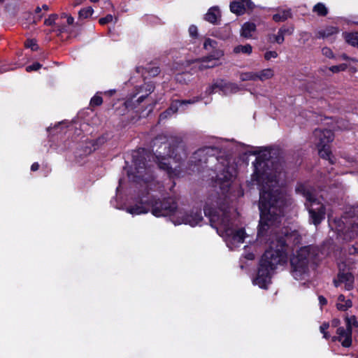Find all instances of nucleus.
Returning <instances> with one entry per match:
<instances>
[{
	"label": "nucleus",
	"instance_id": "f257e3e1",
	"mask_svg": "<svg viewBox=\"0 0 358 358\" xmlns=\"http://www.w3.org/2000/svg\"><path fill=\"white\" fill-rule=\"evenodd\" d=\"M162 137H157L154 145L159 148L155 155L147 153L144 150L138 151L133 155L135 171L129 173L132 179L136 182L143 181L149 182L153 179L151 165L147 164L146 161L152 158L158 167L165 171L169 177L178 176L182 171V161L186 157L185 145L180 138L171 137L167 141H162Z\"/></svg>",
	"mask_w": 358,
	"mask_h": 358
},
{
	"label": "nucleus",
	"instance_id": "f03ea898",
	"mask_svg": "<svg viewBox=\"0 0 358 358\" xmlns=\"http://www.w3.org/2000/svg\"><path fill=\"white\" fill-rule=\"evenodd\" d=\"M265 166L268 164L257 160L255 164V170L252 176V181L262 186L259 203L260 210L257 234L259 238L264 236L270 228L280 222L283 208L286 205L285 195L278 189H271L274 186L273 183H276V176L270 175L266 171H260L259 169Z\"/></svg>",
	"mask_w": 358,
	"mask_h": 358
},
{
	"label": "nucleus",
	"instance_id": "7ed1b4c3",
	"mask_svg": "<svg viewBox=\"0 0 358 358\" xmlns=\"http://www.w3.org/2000/svg\"><path fill=\"white\" fill-rule=\"evenodd\" d=\"M285 228L280 233L271 231L269 249L262 257L257 275L254 282L262 288H266L271 282V275L276 266L287 262L286 243L297 235L296 231H289Z\"/></svg>",
	"mask_w": 358,
	"mask_h": 358
},
{
	"label": "nucleus",
	"instance_id": "20e7f679",
	"mask_svg": "<svg viewBox=\"0 0 358 358\" xmlns=\"http://www.w3.org/2000/svg\"><path fill=\"white\" fill-rule=\"evenodd\" d=\"M296 191L306 199L305 206L308 211L310 222L315 226L319 225L325 218L326 209L317 198L315 189L310 186L300 184Z\"/></svg>",
	"mask_w": 358,
	"mask_h": 358
},
{
	"label": "nucleus",
	"instance_id": "39448f33",
	"mask_svg": "<svg viewBox=\"0 0 358 358\" xmlns=\"http://www.w3.org/2000/svg\"><path fill=\"white\" fill-rule=\"evenodd\" d=\"M204 213L206 215L210 217V221L215 224L217 223L223 229L227 235H231L235 242L243 243L245 238V231L243 229L233 231L231 229V223L229 215L225 211H221V214L217 212L211 213L208 209L205 208Z\"/></svg>",
	"mask_w": 358,
	"mask_h": 358
},
{
	"label": "nucleus",
	"instance_id": "423d86ee",
	"mask_svg": "<svg viewBox=\"0 0 358 358\" xmlns=\"http://www.w3.org/2000/svg\"><path fill=\"white\" fill-rule=\"evenodd\" d=\"M334 134L329 129H315L313 134V143L318 150L319 155L334 164L329 143L334 140Z\"/></svg>",
	"mask_w": 358,
	"mask_h": 358
},
{
	"label": "nucleus",
	"instance_id": "0eeeda50",
	"mask_svg": "<svg viewBox=\"0 0 358 358\" xmlns=\"http://www.w3.org/2000/svg\"><path fill=\"white\" fill-rule=\"evenodd\" d=\"M310 259L311 255L308 247L301 248L296 255L291 259L292 273L295 279H301L307 273Z\"/></svg>",
	"mask_w": 358,
	"mask_h": 358
},
{
	"label": "nucleus",
	"instance_id": "6e6552de",
	"mask_svg": "<svg viewBox=\"0 0 358 358\" xmlns=\"http://www.w3.org/2000/svg\"><path fill=\"white\" fill-rule=\"evenodd\" d=\"M216 170L218 171V173L216 175L215 182L220 185L221 189H228L231 180L235 176L234 166H230L227 159H222L216 166Z\"/></svg>",
	"mask_w": 358,
	"mask_h": 358
},
{
	"label": "nucleus",
	"instance_id": "1a4fd4ad",
	"mask_svg": "<svg viewBox=\"0 0 358 358\" xmlns=\"http://www.w3.org/2000/svg\"><path fill=\"white\" fill-rule=\"evenodd\" d=\"M177 209V203L173 198L152 202V213L157 217L168 216Z\"/></svg>",
	"mask_w": 358,
	"mask_h": 358
},
{
	"label": "nucleus",
	"instance_id": "9d476101",
	"mask_svg": "<svg viewBox=\"0 0 358 358\" xmlns=\"http://www.w3.org/2000/svg\"><path fill=\"white\" fill-rule=\"evenodd\" d=\"M215 149L212 147H207L196 150L192 157L191 162L194 164V166L203 167V164L208 162L211 164L218 161L215 156Z\"/></svg>",
	"mask_w": 358,
	"mask_h": 358
},
{
	"label": "nucleus",
	"instance_id": "9b49d317",
	"mask_svg": "<svg viewBox=\"0 0 358 358\" xmlns=\"http://www.w3.org/2000/svg\"><path fill=\"white\" fill-rule=\"evenodd\" d=\"M333 282L335 287L344 284L345 289L351 290L354 287V275L349 271L342 270L341 266H339V271L337 277L334 279Z\"/></svg>",
	"mask_w": 358,
	"mask_h": 358
},
{
	"label": "nucleus",
	"instance_id": "f8f14e48",
	"mask_svg": "<svg viewBox=\"0 0 358 358\" xmlns=\"http://www.w3.org/2000/svg\"><path fill=\"white\" fill-rule=\"evenodd\" d=\"M336 336L331 337L333 342L338 341L341 345L348 348L352 344V332L350 330L345 329L343 327H340L336 330Z\"/></svg>",
	"mask_w": 358,
	"mask_h": 358
},
{
	"label": "nucleus",
	"instance_id": "ddd939ff",
	"mask_svg": "<svg viewBox=\"0 0 358 358\" xmlns=\"http://www.w3.org/2000/svg\"><path fill=\"white\" fill-rule=\"evenodd\" d=\"M219 88L220 90H222L223 92H226L227 91H230L231 92H236L239 90V87L237 85L231 83H225L224 80H221L219 82H217L210 86L207 90L206 92L208 94H213L214 92L215 89Z\"/></svg>",
	"mask_w": 358,
	"mask_h": 358
},
{
	"label": "nucleus",
	"instance_id": "4468645a",
	"mask_svg": "<svg viewBox=\"0 0 358 358\" xmlns=\"http://www.w3.org/2000/svg\"><path fill=\"white\" fill-rule=\"evenodd\" d=\"M195 101L190 99L183 101L174 100L171 103L169 108L160 115L159 119L166 118L169 115L176 113L178 110V106L182 104L193 103Z\"/></svg>",
	"mask_w": 358,
	"mask_h": 358
},
{
	"label": "nucleus",
	"instance_id": "2eb2a0df",
	"mask_svg": "<svg viewBox=\"0 0 358 358\" xmlns=\"http://www.w3.org/2000/svg\"><path fill=\"white\" fill-rule=\"evenodd\" d=\"M203 217L201 215V210H196V212H192L189 214H187L182 217V222L185 224H189L194 227L199 224L202 220Z\"/></svg>",
	"mask_w": 358,
	"mask_h": 358
},
{
	"label": "nucleus",
	"instance_id": "dca6fc26",
	"mask_svg": "<svg viewBox=\"0 0 358 358\" xmlns=\"http://www.w3.org/2000/svg\"><path fill=\"white\" fill-rule=\"evenodd\" d=\"M221 13L217 7L210 8L205 15V20L212 24H217L220 20Z\"/></svg>",
	"mask_w": 358,
	"mask_h": 358
},
{
	"label": "nucleus",
	"instance_id": "f3484780",
	"mask_svg": "<svg viewBox=\"0 0 358 358\" xmlns=\"http://www.w3.org/2000/svg\"><path fill=\"white\" fill-rule=\"evenodd\" d=\"M256 30V25L253 22H245L243 24L241 36L245 38H250L252 36V34Z\"/></svg>",
	"mask_w": 358,
	"mask_h": 358
},
{
	"label": "nucleus",
	"instance_id": "a211bd4d",
	"mask_svg": "<svg viewBox=\"0 0 358 358\" xmlns=\"http://www.w3.org/2000/svg\"><path fill=\"white\" fill-rule=\"evenodd\" d=\"M338 29L334 27H328L324 29L320 30L316 33L315 37L317 38H327L338 33Z\"/></svg>",
	"mask_w": 358,
	"mask_h": 358
},
{
	"label": "nucleus",
	"instance_id": "6ab92c4d",
	"mask_svg": "<svg viewBox=\"0 0 358 358\" xmlns=\"http://www.w3.org/2000/svg\"><path fill=\"white\" fill-rule=\"evenodd\" d=\"M127 212L132 215H140L147 213L148 209L143 203H138L127 208Z\"/></svg>",
	"mask_w": 358,
	"mask_h": 358
},
{
	"label": "nucleus",
	"instance_id": "aec40b11",
	"mask_svg": "<svg viewBox=\"0 0 358 358\" xmlns=\"http://www.w3.org/2000/svg\"><path fill=\"white\" fill-rule=\"evenodd\" d=\"M352 303L351 300H345L344 295L340 294L338 297V302L336 307L339 310L345 311L348 308H351Z\"/></svg>",
	"mask_w": 358,
	"mask_h": 358
},
{
	"label": "nucleus",
	"instance_id": "412c9836",
	"mask_svg": "<svg viewBox=\"0 0 358 358\" xmlns=\"http://www.w3.org/2000/svg\"><path fill=\"white\" fill-rule=\"evenodd\" d=\"M256 74L257 80L264 81L273 78L274 72L271 69H265L259 72H256Z\"/></svg>",
	"mask_w": 358,
	"mask_h": 358
},
{
	"label": "nucleus",
	"instance_id": "4be33fe9",
	"mask_svg": "<svg viewBox=\"0 0 358 358\" xmlns=\"http://www.w3.org/2000/svg\"><path fill=\"white\" fill-rule=\"evenodd\" d=\"M343 36L349 45L358 48V32L344 33Z\"/></svg>",
	"mask_w": 358,
	"mask_h": 358
},
{
	"label": "nucleus",
	"instance_id": "5701e85b",
	"mask_svg": "<svg viewBox=\"0 0 358 358\" xmlns=\"http://www.w3.org/2000/svg\"><path fill=\"white\" fill-rule=\"evenodd\" d=\"M292 17L291 10H283L275 15H273V20L275 22H284L287 20L288 18Z\"/></svg>",
	"mask_w": 358,
	"mask_h": 358
},
{
	"label": "nucleus",
	"instance_id": "b1692460",
	"mask_svg": "<svg viewBox=\"0 0 358 358\" xmlns=\"http://www.w3.org/2000/svg\"><path fill=\"white\" fill-rule=\"evenodd\" d=\"M210 54L208 56L203 57V62H211L212 60H217L224 55L223 51L220 49H217V48L210 50Z\"/></svg>",
	"mask_w": 358,
	"mask_h": 358
},
{
	"label": "nucleus",
	"instance_id": "393cba45",
	"mask_svg": "<svg viewBox=\"0 0 358 358\" xmlns=\"http://www.w3.org/2000/svg\"><path fill=\"white\" fill-rule=\"evenodd\" d=\"M230 10L234 13H236L237 15H242L245 13L246 9L243 6V3L238 1L231 3Z\"/></svg>",
	"mask_w": 358,
	"mask_h": 358
},
{
	"label": "nucleus",
	"instance_id": "a878e982",
	"mask_svg": "<svg viewBox=\"0 0 358 358\" xmlns=\"http://www.w3.org/2000/svg\"><path fill=\"white\" fill-rule=\"evenodd\" d=\"M346 329L350 330V332H352L353 328L358 327V321L355 315H351L350 317L347 316L345 318Z\"/></svg>",
	"mask_w": 358,
	"mask_h": 358
},
{
	"label": "nucleus",
	"instance_id": "bb28decb",
	"mask_svg": "<svg viewBox=\"0 0 358 358\" xmlns=\"http://www.w3.org/2000/svg\"><path fill=\"white\" fill-rule=\"evenodd\" d=\"M252 52V47L250 44L244 45H239L234 48V52L235 54L243 53L250 55Z\"/></svg>",
	"mask_w": 358,
	"mask_h": 358
},
{
	"label": "nucleus",
	"instance_id": "cd10ccee",
	"mask_svg": "<svg viewBox=\"0 0 358 358\" xmlns=\"http://www.w3.org/2000/svg\"><path fill=\"white\" fill-rule=\"evenodd\" d=\"M140 69H144L145 71V72H147L149 74V76H150L152 77H155V76H158L161 72V70L159 66H151L150 65H149L148 66H147L145 68L138 67L137 68L138 72H140Z\"/></svg>",
	"mask_w": 358,
	"mask_h": 358
},
{
	"label": "nucleus",
	"instance_id": "c85d7f7f",
	"mask_svg": "<svg viewBox=\"0 0 358 358\" xmlns=\"http://www.w3.org/2000/svg\"><path fill=\"white\" fill-rule=\"evenodd\" d=\"M313 12L316 13L320 16H326L328 13V10L324 4L322 3H317L313 9Z\"/></svg>",
	"mask_w": 358,
	"mask_h": 358
},
{
	"label": "nucleus",
	"instance_id": "c756f323",
	"mask_svg": "<svg viewBox=\"0 0 358 358\" xmlns=\"http://www.w3.org/2000/svg\"><path fill=\"white\" fill-rule=\"evenodd\" d=\"M240 79L242 81H256L257 80V74L256 72L249 71V72H243L240 74Z\"/></svg>",
	"mask_w": 358,
	"mask_h": 358
},
{
	"label": "nucleus",
	"instance_id": "7c9ffc66",
	"mask_svg": "<svg viewBox=\"0 0 358 358\" xmlns=\"http://www.w3.org/2000/svg\"><path fill=\"white\" fill-rule=\"evenodd\" d=\"M93 12L94 10L92 7H86L79 11L78 17L79 19H87L92 15Z\"/></svg>",
	"mask_w": 358,
	"mask_h": 358
},
{
	"label": "nucleus",
	"instance_id": "2f4dec72",
	"mask_svg": "<svg viewBox=\"0 0 358 358\" xmlns=\"http://www.w3.org/2000/svg\"><path fill=\"white\" fill-rule=\"evenodd\" d=\"M217 43L211 38H206L203 43V48L207 51H210L217 48Z\"/></svg>",
	"mask_w": 358,
	"mask_h": 358
},
{
	"label": "nucleus",
	"instance_id": "473e14b6",
	"mask_svg": "<svg viewBox=\"0 0 358 358\" xmlns=\"http://www.w3.org/2000/svg\"><path fill=\"white\" fill-rule=\"evenodd\" d=\"M348 65L346 64H341L339 65L332 66L329 67V70L334 73L344 71L347 69Z\"/></svg>",
	"mask_w": 358,
	"mask_h": 358
},
{
	"label": "nucleus",
	"instance_id": "72a5a7b5",
	"mask_svg": "<svg viewBox=\"0 0 358 358\" xmlns=\"http://www.w3.org/2000/svg\"><path fill=\"white\" fill-rule=\"evenodd\" d=\"M270 40L273 42H275L278 44H282L285 41V37L281 32L278 30L277 35H273L270 36Z\"/></svg>",
	"mask_w": 358,
	"mask_h": 358
},
{
	"label": "nucleus",
	"instance_id": "f704fd0d",
	"mask_svg": "<svg viewBox=\"0 0 358 358\" xmlns=\"http://www.w3.org/2000/svg\"><path fill=\"white\" fill-rule=\"evenodd\" d=\"M198 62H201L200 64L198 66V69L200 71H203L207 69L213 68L215 66V64H208L206 63H209L210 62H203V58L198 59Z\"/></svg>",
	"mask_w": 358,
	"mask_h": 358
},
{
	"label": "nucleus",
	"instance_id": "c9c22d12",
	"mask_svg": "<svg viewBox=\"0 0 358 358\" xmlns=\"http://www.w3.org/2000/svg\"><path fill=\"white\" fill-rule=\"evenodd\" d=\"M329 327V324L328 322H324L320 327V332L323 334V337L326 339L330 338V335L327 331Z\"/></svg>",
	"mask_w": 358,
	"mask_h": 358
},
{
	"label": "nucleus",
	"instance_id": "e433bc0d",
	"mask_svg": "<svg viewBox=\"0 0 358 358\" xmlns=\"http://www.w3.org/2000/svg\"><path fill=\"white\" fill-rule=\"evenodd\" d=\"M103 103V99L101 96L95 95L90 100V106H101Z\"/></svg>",
	"mask_w": 358,
	"mask_h": 358
},
{
	"label": "nucleus",
	"instance_id": "4c0bfd02",
	"mask_svg": "<svg viewBox=\"0 0 358 358\" xmlns=\"http://www.w3.org/2000/svg\"><path fill=\"white\" fill-rule=\"evenodd\" d=\"M294 26H289L288 27H281L279 31L280 32L282 33V34L283 35V36L285 37V35H291L293 34L294 32Z\"/></svg>",
	"mask_w": 358,
	"mask_h": 358
},
{
	"label": "nucleus",
	"instance_id": "58836bf2",
	"mask_svg": "<svg viewBox=\"0 0 358 358\" xmlns=\"http://www.w3.org/2000/svg\"><path fill=\"white\" fill-rule=\"evenodd\" d=\"M57 18V14H52L48 17V18L45 20L44 24L47 26H51L55 24Z\"/></svg>",
	"mask_w": 358,
	"mask_h": 358
},
{
	"label": "nucleus",
	"instance_id": "ea45409f",
	"mask_svg": "<svg viewBox=\"0 0 358 358\" xmlns=\"http://www.w3.org/2000/svg\"><path fill=\"white\" fill-rule=\"evenodd\" d=\"M113 19V17L112 15L108 14L104 17H101L99 20V22L101 25H104L108 22H110Z\"/></svg>",
	"mask_w": 358,
	"mask_h": 358
},
{
	"label": "nucleus",
	"instance_id": "a19ab883",
	"mask_svg": "<svg viewBox=\"0 0 358 358\" xmlns=\"http://www.w3.org/2000/svg\"><path fill=\"white\" fill-rule=\"evenodd\" d=\"M322 52L323 55H324L325 57H327L328 58H334V57L332 50L329 48H327V47L323 48L322 50Z\"/></svg>",
	"mask_w": 358,
	"mask_h": 358
},
{
	"label": "nucleus",
	"instance_id": "79ce46f5",
	"mask_svg": "<svg viewBox=\"0 0 358 358\" xmlns=\"http://www.w3.org/2000/svg\"><path fill=\"white\" fill-rule=\"evenodd\" d=\"M41 67V64H39L38 62H36L30 66H28L26 67V71L27 72H30L31 71H37L38 69H40Z\"/></svg>",
	"mask_w": 358,
	"mask_h": 358
},
{
	"label": "nucleus",
	"instance_id": "37998d69",
	"mask_svg": "<svg viewBox=\"0 0 358 358\" xmlns=\"http://www.w3.org/2000/svg\"><path fill=\"white\" fill-rule=\"evenodd\" d=\"M278 57V53L275 51H268L264 55V58L266 60H269L271 58H276Z\"/></svg>",
	"mask_w": 358,
	"mask_h": 358
},
{
	"label": "nucleus",
	"instance_id": "c03bdc74",
	"mask_svg": "<svg viewBox=\"0 0 358 358\" xmlns=\"http://www.w3.org/2000/svg\"><path fill=\"white\" fill-rule=\"evenodd\" d=\"M142 88L145 89L147 94H150L153 92L155 87L151 83H145Z\"/></svg>",
	"mask_w": 358,
	"mask_h": 358
},
{
	"label": "nucleus",
	"instance_id": "a18cd8bd",
	"mask_svg": "<svg viewBox=\"0 0 358 358\" xmlns=\"http://www.w3.org/2000/svg\"><path fill=\"white\" fill-rule=\"evenodd\" d=\"M239 2L243 3V6L245 8V9H251L253 7V3L251 0H239Z\"/></svg>",
	"mask_w": 358,
	"mask_h": 358
},
{
	"label": "nucleus",
	"instance_id": "49530a36",
	"mask_svg": "<svg viewBox=\"0 0 358 358\" xmlns=\"http://www.w3.org/2000/svg\"><path fill=\"white\" fill-rule=\"evenodd\" d=\"M224 34L219 36L222 39H227L230 37L231 31L230 28L226 27L224 28Z\"/></svg>",
	"mask_w": 358,
	"mask_h": 358
},
{
	"label": "nucleus",
	"instance_id": "de8ad7c7",
	"mask_svg": "<svg viewBox=\"0 0 358 358\" xmlns=\"http://www.w3.org/2000/svg\"><path fill=\"white\" fill-rule=\"evenodd\" d=\"M190 36L196 37L197 36V27L194 25H191L189 28Z\"/></svg>",
	"mask_w": 358,
	"mask_h": 358
},
{
	"label": "nucleus",
	"instance_id": "09e8293b",
	"mask_svg": "<svg viewBox=\"0 0 358 358\" xmlns=\"http://www.w3.org/2000/svg\"><path fill=\"white\" fill-rule=\"evenodd\" d=\"M350 224L351 225L350 228L348 229H350L352 232H358V223H356L355 221L353 222H350Z\"/></svg>",
	"mask_w": 358,
	"mask_h": 358
},
{
	"label": "nucleus",
	"instance_id": "8fccbe9b",
	"mask_svg": "<svg viewBox=\"0 0 358 358\" xmlns=\"http://www.w3.org/2000/svg\"><path fill=\"white\" fill-rule=\"evenodd\" d=\"M62 17H66V19H67V23H68L69 24H73V22H74V18H73L72 16H71V15H67V14H66V13H63V14L62 15Z\"/></svg>",
	"mask_w": 358,
	"mask_h": 358
},
{
	"label": "nucleus",
	"instance_id": "3c124183",
	"mask_svg": "<svg viewBox=\"0 0 358 358\" xmlns=\"http://www.w3.org/2000/svg\"><path fill=\"white\" fill-rule=\"evenodd\" d=\"M26 45L31 48L33 50H36L37 48V45L32 40L27 41L26 42Z\"/></svg>",
	"mask_w": 358,
	"mask_h": 358
},
{
	"label": "nucleus",
	"instance_id": "603ef678",
	"mask_svg": "<svg viewBox=\"0 0 358 358\" xmlns=\"http://www.w3.org/2000/svg\"><path fill=\"white\" fill-rule=\"evenodd\" d=\"M341 57L344 59V60H350L352 62H357L358 60L355 58H351L350 57H348L346 54L343 53L341 55Z\"/></svg>",
	"mask_w": 358,
	"mask_h": 358
},
{
	"label": "nucleus",
	"instance_id": "864d4df0",
	"mask_svg": "<svg viewBox=\"0 0 358 358\" xmlns=\"http://www.w3.org/2000/svg\"><path fill=\"white\" fill-rule=\"evenodd\" d=\"M39 169V164L37 162H34L31 166V170L32 171H38Z\"/></svg>",
	"mask_w": 358,
	"mask_h": 358
},
{
	"label": "nucleus",
	"instance_id": "5fc2aeb1",
	"mask_svg": "<svg viewBox=\"0 0 358 358\" xmlns=\"http://www.w3.org/2000/svg\"><path fill=\"white\" fill-rule=\"evenodd\" d=\"M319 301L322 306L326 305L327 303V299L323 296H319Z\"/></svg>",
	"mask_w": 358,
	"mask_h": 358
},
{
	"label": "nucleus",
	"instance_id": "6e6d98bb",
	"mask_svg": "<svg viewBox=\"0 0 358 358\" xmlns=\"http://www.w3.org/2000/svg\"><path fill=\"white\" fill-rule=\"evenodd\" d=\"M350 253H352V252L358 253V244H355V245H353L352 248L351 249H350Z\"/></svg>",
	"mask_w": 358,
	"mask_h": 358
},
{
	"label": "nucleus",
	"instance_id": "4d7b16f0",
	"mask_svg": "<svg viewBox=\"0 0 358 358\" xmlns=\"http://www.w3.org/2000/svg\"><path fill=\"white\" fill-rule=\"evenodd\" d=\"M340 324V320L338 319H334L331 322V325L334 327H337Z\"/></svg>",
	"mask_w": 358,
	"mask_h": 358
},
{
	"label": "nucleus",
	"instance_id": "13d9d810",
	"mask_svg": "<svg viewBox=\"0 0 358 358\" xmlns=\"http://www.w3.org/2000/svg\"><path fill=\"white\" fill-rule=\"evenodd\" d=\"M148 96V94H146L145 95H142L141 96H139L137 99V101L138 103H141L142 101H144V99Z\"/></svg>",
	"mask_w": 358,
	"mask_h": 358
},
{
	"label": "nucleus",
	"instance_id": "bf43d9fd",
	"mask_svg": "<svg viewBox=\"0 0 358 358\" xmlns=\"http://www.w3.org/2000/svg\"><path fill=\"white\" fill-rule=\"evenodd\" d=\"M300 36L303 38V37H306V36H308L309 34L308 33L306 32V31H303L301 33H300Z\"/></svg>",
	"mask_w": 358,
	"mask_h": 358
},
{
	"label": "nucleus",
	"instance_id": "052dcab7",
	"mask_svg": "<svg viewBox=\"0 0 358 358\" xmlns=\"http://www.w3.org/2000/svg\"><path fill=\"white\" fill-rule=\"evenodd\" d=\"M42 8H43V10H48L49 7H48V5L44 4V5H43Z\"/></svg>",
	"mask_w": 358,
	"mask_h": 358
},
{
	"label": "nucleus",
	"instance_id": "680f3d73",
	"mask_svg": "<svg viewBox=\"0 0 358 358\" xmlns=\"http://www.w3.org/2000/svg\"><path fill=\"white\" fill-rule=\"evenodd\" d=\"M35 11H36V13H40V12L41 11V8H40V7H38H38L36 8V10H35Z\"/></svg>",
	"mask_w": 358,
	"mask_h": 358
},
{
	"label": "nucleus",
	"instance_id": "e2e57ef3",
	"mask_svg": "<svg viewBox=\"0 0 358 358\" xmlns=\"http://www.w3.org/2000/svg\"><path fill=\"white\" fill-rule=\"evenodd\" d=\"M83 0H76V5H78L80 3H81L83 2Z\"/></svg>",
	"mask_w": 358,
	"mask_h": 358
},
{
	"label": "nucleus",
	"instance_id": "0e129e2a",
	"mask_svg": "<svg viewBox=\"0 0 358 358\" xmlns=\"http://www.w3.org/2000/svg\"><path fill=\"white\" fill-rule=\"evenodd\" d=\"M90 1H91L92 2H93V3H96V2L99 1V0H90Z\"/></svg>",
	"mask_w": 358,
	"mask_h": 358
},
{
	"label": "nucleus",
	"instance_id": "69168bd1",
	"mask_svg": "<svg viewBox=\"0 0 358 358\" xmlns=\"http://www.w3.org/2000/svg\"><path fill=\"white\" fill-rule=\"evenodd\" d=\"M4 0H0V3H3Z\"/></svg>",
	"mask_w": 358,
	"mask_h": 358
},
{
	"label": "nucleus",
	"instance_id": "338daca9",
	"mask_svg": "<svg viewBox=\"0 0 358 358\" xmlns=\"http://www.w3.org/2000/svg\"><path fill=\"white\" fill-rule=\"evenodd\" d=\"M357 62H358V60H357Z\"/></svg>",
	"mask_w": 358,
	"mask_h": 358
}]
</instances>
